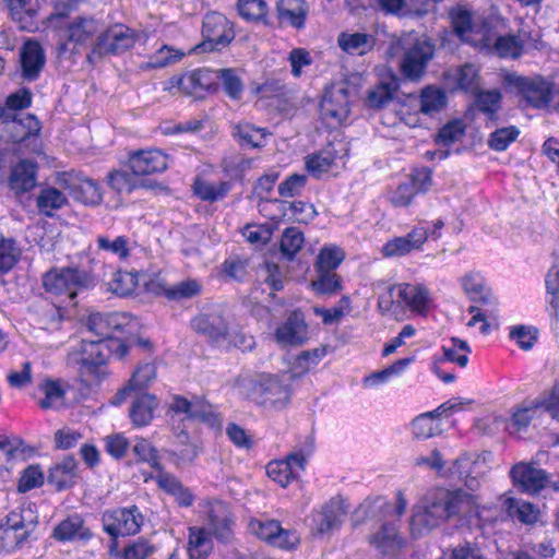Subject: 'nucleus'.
<instances>
[{
	"instance_id": "obj_10",
	"label": "nucleus",
	"mask_w": 559,
	"mask_h": 559,
	"mask_svg": "<svg viewBox=\"0 0 559 559\" xmlns=\"http://www.w3.org/2000/svg\"><path fill=\"white\" fill-rule=\"evenodd\" d=\"M405 50L401 62L402 72L409 79H418L433 56V45L426 36L409 33L401 40Z\"/></svg>"
},
{
	"instance_id": "obj_52",
	"label": "nucleus",
	"mask_w": 559,
	"mask_h": 559,
	"mask_svg": "<svg viewBox=\"0 0 559 559\" xmlns=\"http://www.w3.org/2000/svg\"><path fill=\"white\" fill-rule=\"evenodd\" d=\"M520 135V130L514 126L497 128L488 138V146L496 151H506Z\"/></svg>"
},
{
	"instance_id": "obj_42",
	"label": "nucleus",
	"mask_w": 559,
	"mask_h": 559,
	"mask_svg": "<svg viewBox=\"0 0 559 559\" xmlns=\"http://www.w3.org/2000/svg\"><path fill=\"white\" fill-rule=\"evenodd\" d=\"M53 537L61 542L86 539L90 537L88 530L84 526L79 515H72L59 523L53 530Z\"/></svg>"
},
{
	"instance_id": "obj_41",
	"label": "nucleus",
	"mask_w": 559,
	"mask_h": 559,
	"mask_svg": "<svg viewBox=\"0 0 559 559\" xmlns=\"http://www.w3.org/2000/svg\"><path fill=\"white\" fill-rule=\"evenodd\" d=\"M192 329L198 333L207 335L212 340H221L227 334V323L216 313H203L191 322Z\"/></svg>"
},
{
	"instance_id": "obj_55",
	"label": "nucleus",
	"mask_w": 559,
	"mask_h": 559,
	"mask_svg": "<svg viewBox=\"0 0 559 559\" xmlns=\"http://www.w3.org/2000/svg\"><path fill=\"white\" fill-rule=\"evenodd\" d=\"M159 362L154 346L148 341L142 340V384L152 382L156 378V369Z\"/></svg>"
},
{
	"instance_id": "obj_20",
	"label": "nucleus",
	"mask_w": 559,
	"mask_h": 559,
	"mask_svg": "<svg viewBox=\"0 0 559 559\" xmlns=\"http://www.w3.org/2000/svg\"><path fill=\"white\" fill-rule=\"evenodd\" d=\"M504 82L532 105L547 104L551 100V85L543 78H525L516 73H508Z\"/></svg>"
},
{
	"instance_id": "obj_51",
	"label": "nucleus",
	"mask_w": 559,
	"mask_h": 559,
	"mask_svg": "<svg viewBox=\"0 0 559 559\" xmlns=\"http://www.w3.org/2000/svg\"><path fill=\"white\" fill-rule=\"evenodd\" d=\"M21 248L13 239L2 238L0 241V275L10 272L19 262Z\"/></svg>"
},
{
	"instance_id": "obj_63",
	"label": "nucleus",
	"mask_w": 559,
	"mask_h": 559,
	"mask_svg": "<svg viewBox=\"0 0 559 559\" xmlns=\"http://www.w3.org/2000/svg\"><path fill=\"white\" fill-rule=\"evenodd\" d=\"M304 235L295 227L287 228L281 239L282 253L292 259L304 245Z\"/></svg>"
},
{
	"instance_id": "obj_9",
	"label": "nucleus",
	"mask_w": 559,
	"mask_h": 559,
	"mask_svg": "<svg viewBox=\"0 0 559 559\" xmlns=\"http://www.w3.org/2000/svg\"><path fill=\"white\" fill-rule=\"evenodd\" d=\"M478 69L471 63L450 69L444 75V83L450 91L462 90L477 96V105H497L501 94L492 88L486 92L479 88Z\"/></svg>"
},
{
	"instance_id": "obj_13",
	"label": "nucleus",
	"mask_w": 559,
	"mask_h": 559,
	"mask_svg": "<svg viewBox=\"0 0 559 559\" xmlns=\"http://www.w3.org/2000/svg\"><path fill=\"white\" fill-rule=\"evenodd\" d=\"M86 328L97 340L120 338L119 333H131L138 328V320L126 312L92 313Z\"/></svg>"
},
{
	"instance_id": "obj_54",
	"label": "nucleus",
	"mask_w": 559,
	"mask_h": 559,
	"mask_svg": "<svg viewBox=\"0 0 559 559\" xmlns=\"http://www.w3.org/2000/svg\"><path fill=\"white\" fill-rule=\"evenodd\" d=\"M234 134L242 145L260 147L264 144L266 132L262 128H255L249 123H240L235 127Z\"/></svg>"
},
{
	"instance_id": "obj_28",
	"label": "nucleus",
	"mask_w": 559,
	"mask_h": 559,
	"mask_svg": "<svg viewBox=\"0 0 559 559\" xmlns=\"http://www.w3.org/2000/svg\"><path fill=\"white\" fill-rule=\"evenodd\" d=\"M512 483L526 492H538L548 485L547 474L535 465L519 462L510 471Z\"/></svg>"
},
{
	"instance_id": "obj_46",
	"label": "nucleus",
	"mask_w": 559,
	"mask_h": 559,
	"mask_svg": "<svg viewBox=\"0 0 559 559\" xmlns=\"http://www.w3.org/2000/svg\"><path fill=\"white\" fill-rule=\"evenodd\" d=\"M439 416L435 411L417 416L411 424L412 432L417 439H428L441 432Z\"/></svg>"
},
{
	"instance_id": "obj_16",
	"label": "nucleus",
	"mask_w": 559,
	"mask_h": 559,
	"mask_svg": "<svg viewBox=\"0 0 559 559\" xmlns=\"http://www.w3.org/2000/svg\"><path fill=\"white\" fill-rule=\"evenodd\" d=\"M469 353L471 347L465 341L452 337L442 345L441 354L431 357L430 370L444 383H452L455 381V374L444 371L442 365L451 362L464 368L468 364Z\"/></svg>"
},
{
	"instance_id": "obj_31",
	"label": "nucleus",
	"mask_w": 559,
	"mask_h": 559,
	"mask_svg": "<svg viewBox=\"0 0 559 559\" xmlns=\"http://www.w3.org/2000/svg\"><path fill=\"white\" fill-rule=\"evenodd\" d=\"M140 152L135 151L127 164L108 175L109 186L119 193L131 192L140 178Z\"/></svg>"
},
{
	"instance_id": "obj_8",
	"label": "nucleus",
	"mask_w": 559,
	"mask_h": 559,
	"mask_svg": "<svg viewBox=\"0 0 559 559\" xmlns=\"http://www.w3.org/2000/svg\"><path fill=\"white\" fill-rule=\"evenodd\" d=\"M43 284L46 292L58 296L62 301L75 305L74 298L94 283L91 275L84 271L53 269L45 274Z\"/></svg>"
},
{
	"instance_id": "obj_15",
	"label": "nucleus",
	"mask_w": 559,
	"mask_h": 559,
	"mask_svg": "<svg viewBox=\"0 0 559 559\" xmlns=\"http://www.w3.org/2000/svg\"><path fill=\"white\" fill-rule=\"evenodd\" d=\"M26 107H0V121L14 142L29 140L39 130L37 118L25 111Z\"/></svg>"
},
{
	"instance_id": "obj_34",
	"label": "nucleus",
	"mask_w": 559,
	"mask_h": 559,
	"mask_svg": "<svg viewBox=\"0 0 559 559\" xmlns=\"http://www.w3.org/2000/svg\"><path fill=\"white\" fill-rule=\"evenodd\" d=\"M36 186V164L23 159L14 165L9 177V187L16 194L25 193Z\"/></svg>"
},
{
	"instance_id": "obj_64",
	"label": "nucleus",
	"mask_w": 559,
	"mask_h": 559,
	"mask_svg": "<svg viewBox=\"0 0 559 559\" xmlns=\"http://www.w3.org/2000/svg\"><path fill=\"white\" fill-rule=\"evenodd\" d=\"M273 229L271 224H248L242 229V236L250 243L261 246L271 239Z\"/></svg>"
},
{
	"instance_id": "obj_43",
	"label": "nucleus",
	"mask_w": 559,
	"mask_h": 559,
	"mask_svg": "<svg viewBox=\"0 0 559 559\" xmlns=\"http://www.w3.org/2000/svg\"><path fill=\"white\" fill-rule=\"evenodd\" d=\"M501 506L508 514L524 524H533L538 520V510L530 502L511 497H501Z\"/></svg>"
},
{
	"instance_id": "obj_60",
	"label": "nucleus",
	"mask_w": 559,
	"mask_h": 559,
	"mask_svg": "<svg viewBox=\"0 0 559 559\" xmlns=\"http://www.w3.org/2000/svg\"><path fill=\"white\" fill-rule=\"evenodd\" d=\"M167 168V156L160 150H142V175L160 173Z\"/></svg>"
},
{
	"instance_id": "obj_47",
	"label": "nucleus",
	"mask_w": 559,
	"mask_h": 559,
	"mask_svg": "<svg viewBox=\"0 0 559 559\" xmlns=\"http://www.w3.org/2000/svg\"><path fill=\"white\" fill-rule=\"evenodd\" d=\"M280 19L293 26L300 27L306 15L305 0H281L277 5Z\"/></svg>"
},
{
	"instance_id": "obj_4",
	"label": "nucleus",
	"mask_w": 559,
	"mask_h": 559,
	"mask_svg": "<svg viewBox=\"0 0 559 559\" xmlns=\"http://www.w3.org/2000/svg\"><path fill=\"white\" fill-rule=\"evenodd\" d=\"M447 489L436 488L425 493L413 506L409 532L414 538L429 534L432 530L450 520V507L447 504Z\"/></svg>"
},
{
	"instance_id": "obj_33",
	"label": "nucleus",
	"mask_w": 559,
	"mask_h": 559,
	"mask_svg": "<svg viewBox=\"0 0 559 559\" xmlns=\"http://www.w3.org/2000/svg\"><path fill=\"white\" fill-rule=\"evenodd\" d=\"M460 284L467 297L476 302L493 304L496 298L479 272L469 271L460 278Z\"/></svg>"
},
{
	"instance_id": "obj_11",
	"label": "nucleus",
	"mask_w": 559,
	"mask_h": 559,
	"mask_svg": "<svg viewBox=\"0 0 559 559\" xmlns=\"http://www.w3.org/2000/svg\"><path fill=\"white\" fill-rule=\"evenodd\" d=\"M249 532L269 545L285 550H296L300 544V535L296 530L284 528L272 519H252L248 524Z\"/></svg>"
},
{
	"instance_id": "obj_58",
	"label": "nucleus",
	"mask_w": 559,
	"mask_h": 559,
	"mask_svg": "<svg viewBox=\"0 0 559 559\" xmlns=\"http://www.w3.org/2000/svg\"><path fill=\"white\" fill-rule=\"evenodd\" d=\"M238 12L248 22L262 21L267 13V4L264 0H238Z\"/></svg>"
},
{
	"instance_id": "obj_26",
	"label": "nucleus",
	"mask_w": 559,
	"mask_h": 559,
	"mask_svg": "<svg viewBox=\"0 0 559 559\" xmlns=\"http://www.w3.org/2000/svg\"><path fill=\"white\" fill-rule=\"evenodd\" d=\"M136 512L138 508L135 506L130 509L105 512L103 515L104 530L112 537L135 534L140 528Z\"/></svg>"
},
{
	"instance_id": "obj_37",
	"label": "nucleus",
	"mask_w": 559,
	"mask_h": 559,
	"mask_svg": "<svg viewBox=\"0 0 559 559\" xmlns=\"http://www.w3.org/2000/svg\"><path fill=\"white\" fill-rule=\"evenodd\" d=\"M341 49L349 55L362 56L374 46L373 36L361 32H343L337 37Z\"/></svg>"
},
{
	"instance_id": "obj_2",
	"label": "nucleus",
	"mask_w": 559,
	"mask_h": 559,
	"mask_svg": "<svg viewBox=\"0 0 559 559\" xmlns=\"http://www.w3.org/2000/svg\"><path fill=\"white\" fill-rule=\"evenodd\" d=\"M129 348L130 343L121 338L83 340L80 348L69 354V361L79 367L80 376L86 382H98L106 374L109 358L121 359Z\"/></svg>"
},
{
	"instance_id": "obj_59",
	"label": "nucleus",
	"mask_w": 559,
	"mask_h": 559,
	"mask_svg": "<svg viewBox=\"0 0 559 559\" xmlns=\"http://www.w3.org/2000/svg\"><path fill=\"white\" fill-rule=\"evenodd\" d=\"M138 286L136 272H117L109 283V288L112 293L120 296H128L134 292Z\"/></svg>"
},
{
	"instance_id": "obj_30",
	"label": "nucleus",
	"mask_w": 559,
	"mask_h": 559,
	"mask_svg": "<svg viewBox=\"0 0 559 559\" xmlns=\"http://www.w3.org/2000/svg\"><path fill=\"white\" fill-rule=\"evenodd\" d=\"M307 338L308 328L304 314L298 310L293 311L275 332V340L282 346L301 345Z\"/></svg>"
},
{
	"instance_id": "obj_61",
	"label": "nucleus",
	"mask_w": 559,
	"mask_h": 559,
	"mask_svg": "<svg viewBox=\"0 0 559 559\" xmlns=\"http://www.w3.org/2000/svg\"><path fill=\"white\" fill-rule=\"evenodd\" d=\"M397 93V82L391 78L388 82H383L369 93L370 105H384L385 103L395 100Z\"/></svg>"
},
{
	"instance_id": "obj_39",
	"label": "nucleus",
	"mask_w": 559,
	"mask_h": 559,
	"mask_svg": "<svg viewBox=\"0 0 559 559\" xmlns=\"http://www.w3.org/2000/svg\"><path fill=\"white\" fill-rule=\"evenodd\" d=\"M78 478V463L71 457H64L50 468L48 480L58 490H62L75 484Z\"/></svg>"
},
{
	"instance_id": "obj_17",
	"label": "nucleus",
	"mask_w": 559,
	"mask_h": 559,
	"mask_svg": "<svg viewBox=\"0 0 559 559\" xmlns=\"http://www.w3.org/2000/svg\"><path fill=\"white\" fill-rule=\"evenodd\" d=\"M259 206L260 212L267 215L275 223L280 221H296L308 224L317 216L314 206L301 201L288 203L276 199L264 200Z\"/></svg>"
},
{
	"instance_id": "obj_21",
	"label": "nucleus",
	"mask_w": 559,
	"mask_h": 559,
	"mask_svg": "<svg viewBox=\"0 0 559 559\" xmlns=\"http://www.w3.org/2000/svg\"><path fill=\"white\" fill-rule=\"evenodd\" d=\"M430 181V173L427 169L417 170L405 181L388 190V201L394 207H407L418 193L427 191Z\"/></svg>"
},
{
	"instance_id": "obj_35",
	"label": "nucleus",
	"mask_w": 559,
	"mask_h": 559,
	"mask_svg": "<svg viewBox=\"0 0 559 559\" xmlns=\"http://www.w3.org/2000/svg\"><path fill=\"white\" fill-rule=\"evenodd\" d=\"M21 64L25 79L34 80L38 76L45 64V55L37 41L28 40L24 44L21 50Z\"/></svg>"
},
{
	"instance_id": "obj_19",
	"label": "nucleus",
	"mask_w": 559,
	"mask_h": 559,
	"mask_svg": "<svg viewBox=\"0 0 559 559\" xmlns=\"http://www.w3.org/2000/svg\"><path fill=\"white\" fill-rule=\"evenodd\" d=\"M348 155L347 143L343 140H334L320 152L306 159L307 170L314 177H320L345 165Z\"/></svg>"
},
{
	"instance_id": "obj_6",
	"label": "nucleus",
	"mask_w": 559,
	"mask_h": 559,
	"mask_svg": "<svg viewBox=\"0 0 559 559\" xmlns=\"http://www.w3.org/2000/svg\"><path fill=\"white\" fill-rule=\"evenodd\" d=\"M389 296H380L378 306L384 312L392 311L394 300L409 311L426 316L433 307L435 299L428 286L420 282H408L394 284L389 288Z\"/></svg>"
},
{
	"instance_id": "obj_50",
	"label": "nucleus",
	"mask_w": 559,
	"mask_h": 559,
	"mask_svg": "<svg viewBox=\"0 0 559 559\" xmlns=\"http://www.w3.org/2000/svg\"><path fill=\"white\" fill-rule=\"evenodd\" d=\"M344 251L334 245L324 246L317 258L316 267L318 272H332L344 260Z\"/></svg>"
},
{
	"instance_id": "obj_32",
	"label": "nucleus",
	"mask_w": 559,
	"mask_h": 559,
	"mask_svg": "<svg viewBox=\"0 0 559 559\" xmlns=\"http://www.w3.org/2000/svg\"><path fill=\"white\" fill-rule=\"evenodd\" d=\"M447 504L449 509V519L462 518L472 519L479 516L478 497L464 490H448Z\"/></svg>"
},
{
	"instance_id": "obj_23",
	"label": "nucleus",
	"mask_w": 559,
	"mask_h": 559,
	"mask_svg": "<svg viewBox=\"0 0 559 559\" xmlns=\"http://www.w3.org/2000/svg\"><path fill=\"white\" fill-rule=\"evenodd\" d=\"M58 180L61 187L84 204L97 205L103 199L98 183L91 178L75 173H64Z\"/></svg>"
},
{
	"instance_id": "obj_1",
	"label": "nucleus",
	"mask_w": 559,
	"mask_h": 559,
	"mask_svg": "<svg viewBox=\"0 0 559 559\" xmlns=\"http://www.w3.org/2000/svg\"><path fill=\"white\" fill-rule=\"evenodd\" d=\"M451 19L456 35L464 41L481 49H491L502 58H516L522 52L523 44L515 35L497 37L491 24L478 23L462 8L452 10Z\"/></svg>"
},
{
	"instance_id": "obj_14",
	"label": "nucleus",
	"mask_w": 559,
	"mask_h": 559,
	"mask_svg": "<svg viewBox=\"0 0 559 559\" xmlns=\"http://www.w3.org/2000/svg\"><path fill=\"white\" fill-rule=\"evenodd\" d=\"M142 462H147L155 469L156 475L152 474L150 478H155L160 489L174 496L180 506L189 507L192 504L193 495L191 491L183 487L176 477L160 471L157 451L148 443H142ZM147 480L148 477H145L144 481Z\"/></svg>"
},
{
	"instance_id": "obj_36",
	"label": "nucleus",
	"mask_w": 559,
	"mask_h": 559,
	"mask_svg": "<svg viewBox=\"0 0 559 559\" xmlns=\"http://www.w3.org/2000/svg\"><path fill=\"white\" fill-rule=\"evenodd\" d=\"M97 32V24L92 19L79 17L67 25L62 32V38L67 44H73V49L85 45Z\"/></svg>"
},
{
	"instance_id": "obj_38",
	"label": "nucleus",
	"mask_w": 559,
	"mask_h": 559,
	"mask_svg": "<svg viewBox=\"0 0 559 559\" xmlns=\"http://www.w3.org/2000/svg\"><path fill=\"white\" fill-rule=\"evenodd\" d=\"M38 8V0H10L12 19L19 23L22 29L28 32H33L37 28L34 19Z\"/></svg>"
},
{
	"instance_id": "obj_57",
	"label": "nucleus",
	"mask_w": 559,
	"mask_h": 559,
	"mask_svg": "<svg viewBox=\"0 0 559 559\" xmlns=\"http://www.w3.org/2000/svg\"><path fill=\"white\" fill-rule=\"evenodd\" d=\"M509 337L521 349L530 350L537 341L538 331L532 325H513L510 328Z\"/></svg>"
},
{
	"instance_id": "obj_49",
	"label": "nucleus",
	"mask_w": 559,
	"mask_h": 559,
	"mask_svg": "<svg viewBox=\"0 0 559 559\" xmlns=\"http://www.w3.org/2000/svg\"><path fill=\"white\" fill-rule=\"evenodd\" d=\"M128 400H130L132 404L130 416L133 423L138 424V407L140 405V381L138 379L136 371L133 373L129 383L117 393L115 397V404H121Z\"/></svg>"
},
{
	"instance_id": "obj_5",
	"label": "nucleus",
	"mask_w": 559,
	"mask_h": 559,
	"mask_svg": "<svg viewBox=\"0 0 559 559\" xmlns=\"http://www.w3.org/2000/svg\"><path fill=\"white\" fill-rule=\"evenodd\" d=\"M207 527H191L189 534L188 552L190 559H206L212 549L210 534L218 538H226L228 534V519L225 506L221 501L207 502Z\"/></svg>"
},
{
	"instance_id": "obj_40",
	"label": "nucleus",
	"mask_w": 559,
	"mask_h": 559,
	"mask_svg": "<svg viewBox=\"0 0 559 559\" xmlns=\"http://www.w3.org/2000/svg\"><path fill=\"white\" fill-rule=\"evenodd\" d=\"M128 28L123 25H115L109 28L99 39L93 53L118 52L130 46L131 39L127 35Z\"/></svg>"
},
{
	"instance_id": "obj_62",
	"label": "nucleus",
	"mask_w": 559,
	"mask_h": 559,
	"mask_svg": "<svg viewBox=\"0 0 559 559\" xmlns=\"http://www.w3.org/2000/svg\"><path fill=\"white\" fill-rule=\"evenodd\" d=\"M185 56L186 52L183 50L164 46L156 51L146 66L148 68H164L179 62Z\"/></svg>"
},
{
	"instance_id": "obj_44",
	"label": "nucleus",
	"mask_w": 559,
	"mask_h": 559,
	"mask_svg": "<svg viewBox=\"0 0 559 559\" xmlns=\"http://www.w3.org/2000/svg\"><path fill=\"white\" fill-rule=\"evenodd\" d=\"M39 391L44 394L39 405L41 408L59 409L66 404V390L60 381L46 380L39 385Z\"/></svg>"
},
{
	"instance_id": "obj_56",
	"label": "nucleus",
	"mask_w": 559,
	"mask_h": 559,
	"mask_svg": "<svg viewBox=\"0 0 559 559\" xmlns=\"http://www.w3.org/2000/svg\"><path fill=\"white\" fill-rule=\"evenodd\" d=\"M226 182L212 183L198 178L193 185L194 193L204 201H216L228 192Z\"/></svg>"
},
{
	"instance_id": "obj_22",
	"label": "nucleus",
	"mask_w": 559,
	"mask_h": 559,
	"mask_svg": "<svg viewBox=\"0 0 559 559\" xmlns=\"http://www.w3.org/2000/svg\"><path fill=\"white\" fill-rule=\"evenodd\" d=\"M169 411L180 417V420H200L210 427H219L221 418L210 405L201 401H189L183 396L175 395L169 405Z\"/></svg>"
},
{
	"instance_id": "obj_29",
	"label": "nucleus",
	"mask_w": 559,
	"mask_h": 559,
	"mask_svg": "<svg viewBox=\"0 0 559 559\" xmlns=\"http://www.w3.org/2000/svg\"><path fill=\"white\" fill-rule=\"evenodd\" d=\"M428 239L425 225H418L404 237H395L382 247V254L386 258L403 257L414 250H419Z\"/></svg>"
},
{
	"instance_id": "obj_12",
	"label": "nucleus",
	"mask_w": 559,
	"mask_h": 559,
	"mask_svg": "<svg viewBox=\"0 0 559 559\" xmlns=\"http://www.w3.org/2000/svg\"><path fill=\"white\" fill-rule=\"evenodd\" d=\"M544 414L539 399L524 403L518 407L511 417V421H507L502 416L491 414L484 417L478 423V428L484 429L487 433H497L501 430L510 432L526 428L532 420Z\"/></svg>"
},
{
	"instance_id": "obj_25",
	"label": "nucleus",
	"mask_w": 559,
	"mask_h": 559,
	"mask_svg": "<svg viewBox=\"0 0 559 559\" xmlns=\"http://www.w3.org/2000/svg\"><path fill=\"white\" fill-rule=\"evenodd\" d=\"M210 69H198L176 78L178 88L186 94L201 96L204 92H215L219 81V73Z\"/></svg>"
},
{
	"instance_id": "obj_45",
	"label": "nucleus",
	"mask_w": 559,
	"mask_h": 559,
	"mask_svg": "<svg viewBox=\"0 0 559 559\" xmlns=\"http://www.w3.org/2000/svg\"><path fill=\"white\" fill-rule=\"evenodd\" d=\"M67 197L63 192L53 187H47L40 190L36 204L39 212L46 216H51L55 211L60 210L67 204Z\"/></svg>"
},
{
	"instance_id": "obj_27",
	"label": "nucleus",
	"mask_w": 559,
	"mask_h": 559,
	"mask_svg": "<svg viewBox=\"0 0 559 559\" xmlns=\"http://www.w3.org/2000/svg\"><path fill=\"white\" fill-rule=\"evenodd\" d=\"M305 466V455L302 453H293L285 460L270 462L266 465V474L272 480L282 487H286L293 479L299 476Z\"/></svg>"
},
{
	"instance_id": "obj_24",
	"label": "nucleus",
	"mask_w": 559,
	"mask_h": 559,
	"mask_svg": "<svg viewBox=\"0 0 559 559\" xmlns=\"http://www.w3.org/2000/svg\"><path fill=\"white\" fill-rule=\"evenodd\" d=\"M202 34L205 49L214 50L228 45L234 38V31L228 20L221 13L211 12L203 20Z\"/></svg>"
},
{
	"instance_id": "obj_7",
	"label": "nucleus",
	"mask_w": 559,
	"mask_h": 559,
	"mask_svg": "<svg viewBox=\"0 0 559 559\" xmlns=\"http://www.w3.org/2000/svg\"><path fill=\"white\" fill-rule=\"evenodd\" d=\"M236 390L242 397L265 406L283 404L288 397L287 389L278 378L264 373L239 377Z\"/></svg>"
},
{
	"instance_id": "obj_18",
	"label": "nucleus",
	"mask_w": 559,
	"mask_h": 559,
	"mask_svg": "<svg viewBox=\"0 0 559 559\" xmlns=\"http://www.w3.org/2000/svg\"><path fill=\"white\" fill-rule=\"evenodd\" d=\"M347 514V506L342 498H333L310 518V530L314 536H325L337 531Z\"/></svg>"
},
{
	"instance_id": "obj_3",
	"label": "nucleus",
	"mask_w": 559,
	"mask_h": 559,
	"mask_svg": "<svg viewBox=\"0 0 559 559\" xmlns=\"http://www.w3.org/2000/svg\"><path fill=\"white\" fill-rule=\"evenodd\" d=\"M391 503L383 497L367 498L353 514V524L358 525L368 520L381 521L379 528L369 537L370 544L384 555L394 556L405 546V539L399 532V525L388 520Z\"/></svg>"
},
{
	"instance_id": "obj_48",
	"label": "nucleus",
	"mask_w": 559,
	"mask_h": 559,
	"mask_svg": "<svg viewBox=\"0 0 559 559\" xmlns=\"http://www.w3.org/2000/svg\"><path fill=\"white\" fill-rule=\"evenodd\" d=\"M96 242L99 250L110 252L121 260H126L130 255L131 250L136 246L135 241L131 243L124 236H118L115 239H109L107 236H98Z\"/></svg>"
},
{
	"instance_id": "obj_53",
	"label": "nucleus",
	"mask_w": 559,
	"mask_h": 559,
	"mask_svg": "<svg viewBox=\"0 0 559 559\" xmlns=\"http://www.w3.org/2000/svg\"><path fill=\"white\" fill-rule=\"evenodd\" d=\"M466 124L462 119H454L443 126L437 134L436 142L442 146H449L462 140Z\"/></svg>"
}]
</instances>
